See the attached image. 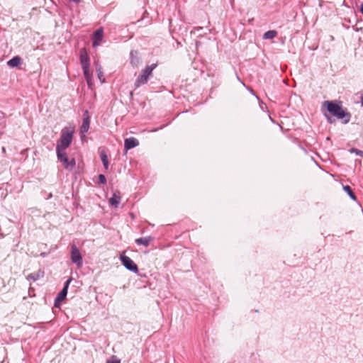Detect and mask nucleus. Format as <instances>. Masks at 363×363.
I'll list each match as a JSON object with an SVG mask.
<instances>
[{"mask_svg":"<svg viewBox=\"0 0 363 363\" xmlns=\"http://www.w3.org/2000/svg\"><path fill=\"white\" fill-rule=\"evenodd\" d=\"M323 106L338 119H344V123H347L350 121L351 114L343 109L341 101L336 100L325 101Z\"/></svg>","mask_w":363,"mask_h":363,"instance_id":"1","label":"nucleus"},{"mask_svg":"<svg viewBox=\"0 0 363 363\" xmlns=\"http://www.w3.org/2000/svg\"><path fill=\"white\" fill-rule=\"evenodd\" d=\"M74 132V129L72 127H65L62 130L60 138L57 143V152L65 151L70 145Z\"/></svg>","mask_w":363,"mask_h":363,"instance_id":"2","label":"nucleus"},{"mask_svg":"<svg viewBox=\"0 0 363 363\" xmlns=\"http://www.w3.org/2000/svg\"><path fill=\"white\" fill-rule=\"evenodd\" d=\"M156 64H152L150 66L146 67V68L142 71L141 74H140L138 79H136V86H139L141 84H144L147 82L149 76L151 75L152 70L156 67Z\"/></svg>","mask_w":363,"mask_h":363,"instance_id":"3","label":"nucleus"},{"mask_svg":"<svg viewBox=\"0 0 363 363\" xmlns=\"http://www.w3.org/2000/svg\"><path fill=\"white\" fill-rule=\"evenodd\" d=\"M57 156L65 169H72L74 167L75 160L74 158L69 159L65 151L57 152Z\"/></svg>","mask_w":363,"mask_h":363,"instance_id":"4","label":"nucleus"},{"mask_svg":"<svg viewBox=\"0 0 363 363\" xmlns=\"http://www.w3.org/2000/svg\"><path fill=\"white\" fill-rule=\"evenodd\" d=\"M71 260L72 262L77 265L78 268L82 267L83 264V259L82 256L80 253L79 250L77 247L75 245H72L71 246Z\"/></svg>","mask_w":363,"mask_h":363,"instance_id":"5","label":"nucleus"},{"mask_svg":"<svg viewBox=\"0 0 363 363\" xmlns=\"http://www.w3.org/2000/svg\"><path fill=\"white\" fill-rule=\"evenodd\" d=\"M120 259L123 265L128 270L131 271L134 273H137L138 272V266L129 257L125 255H121Z\"/></svg>","mask_w":363,"mask_h":363,"instance_id":"6","label":"nucleus"},{"mask_svg":"<svg viewBox=\"0 0 363 363\" xmlns=\"http://www.w3.org/2000/svg\"><path fill=\"white\" fill-rule=\"evenodd\" d=\"M71 281H72V279H69L68 280H67L63 289L58 294L57 296L55 298V306H57V304L58 302H61L62 301H63L65 298V297L67 294L68 286H69V284L71 282Z\"/></svg>","mask_w":363,"mask_h":363,"instance_id":"7","label":"nucleus"},{"mask_svg":"<svg viewBox=\"0 0 363 363\" xmlns=\"http://www.w3.org/2000/svg\"><path fill=\"white\" fill-rule=\"evenodd\" d=\"M104 38V30L102 28L97 29L93 35V46L96 47L100 45Z\"/></svg>","mask_w":363,"mask_h":363,"instance_id":"8","label":"nucleus"},{"mask_svg":"<svg viewBox=\"0 0 363 363\" xmlns=\"http://www.w3.org/2000/svg\"><path fill=\"white\" fill-rule=\"evenodd\" d=\"M80 62L83 69L89 67V57L85 49L80 50Z\"/></svg>","mask_w":363,"mask_h":363,"instance_id":"9","label":"nucleus"},{"mask_svg":"<svg viewBox=\"0 0 363 363\" xmlns=\"http://www.w3.org/2000/svg\"><path fill=\"white\" fill-rule=\"evenodd\" d=\"M139 145V141L135 138H126L124 141V148L128 151Z\"/></svg>","mask_w":363,"mask_h":363,"instance_id":"10","label":"nucleus"},{"mask_svg":"<svg viewBox=\"0 0 363 363\" xmlns=\"http://www.w3.org/2000/svg\"><path fill=\"white\" fill-rule=\"evenodd\" d=\"M89 125H90V118L88 115V111H85L84 114L82 124L80 128L81 133L83 134L86 133L89 130Z\"/></svg>","mask_w":363,"mask_h":363,"instance_id":"11","label":"nucleus"},{"mask_svg":"<svg viewBox=\"0 0 363 363\" xmlns=\"http://www.w3.org/2000/svg\"><path fill=\"white\" fill-rule=\"evenodd\" d=\"M153 238L150 236L140 238L135 240V243L138 245L149 246Z\"/></svg>","mask_w":363,"mask_h":363,"instance_id":"12","label":"nucleus"},{"mask_svg":"<svg viewBox=\"0 0 363 363\" xmlns=\"http://www.w3.org/2000/svg\"><path fill=\"white\" fill-rule=\"evenodd\" d=\"M22 60L20 57L16 56L9 60L7 65L11 67H18L21 64Z\"/></svg>","mask_w":363,"mask_h":363,"instance_id":"13","label":"nucleus"},{"mask_svg":"<svg viewBox=\"0 0 363 363\" xmlns=\"http://www.w3.org/2000/svg\"><path fill=\"white\" fill-rule=\"evenodd\" d=\"M120 201H121V196H120L119 192L114 193L113 196L109 199L110 203L115 207L118 206Z\"/></svg>","mask_w":363,"mask_h":363,"instance_id":"14","label":"nucleus"},{"mask_svg":"<svg viewBox=\"0 0 363 363\" xmlns=\"http://www.w3.org/2000/svg\"><path fill=\"white\" fill-rule=\"evenodd\" d=\"M44 274V272L42 271H38L35 273L30 274L28 277V279H32L33 281H36L39 279L40 278L43 277Z\"/></svg>","mask_w":363,"mask_h":363,"instance_id":"15","label":"nucleus"},{"mask_svg":"<svg viewBox=\"0 0 363 363\" xmlns=\"http://www.w3.org/2000/svg\"><path fill=\"white\" fill-rule=\"evenodd\" d=\"M277 35V32L276 30H269L266 32L264 35V39H273Z\"/></svg>","mask_w":363,"mask_h":363,"instance_id":"16","label":"nucleus"},{"mask_svg":"<svg viewBox=\"0 0 363 363\" xmlns=\"http://www.w3.org/2000/svg\"><path fill=\"white\" fill-rule=\"evenodd\" d=\"M100 157H101V161L103 162V164H104L105 169H107L108 167V157H107L106 152L104 151H102L100 153Z\"/></svg>","mask_w":363,"mask_h":363,"instance_id":"17","label":"nucleus"},{"mask_svg":"<svg viewBox=\"0 0 363 363\" xmlns=\"http://www.w3.org/2000/svg\"><path fill=\"white\" fill-rule=\"evenodd\" d=\"M343 189L345 192L347 193V194L352 200L355 201L357 199L355 194L353 193L350 186H344Z\"/></svg>","mask_w":363,"mask_h":363,"instance_id":"18","label":"nucleus"},{"mask_svg":"<svg viewBox=\"0 0 363 363\" xmlns=\"http://www.w3.org/2000/svg\"><path fill=\"white\" fill-rule=\"evenodd\" d=\"M101 67H96L97 75H98V78L99 79V80L101 82H104L105 81V79L104 77V74L101 72Z\"/></svg>","mask_w":363,"mask_h":363,"instance_id":"19","label":"nucleus"},{"mask_svg":"<svg viewBox=\"0 0 363 363\" xmlns=\"http://www.w3.org/2000/svg\"><path fill=\"white\" fill-rule=\"evenodd\" d=\"M130 55H131V63L134 66H138V65L139 64V62H140V59L138 57H135L133 56V51L130 52Z\"/></svg>","mask_w":363,"mask_h":363,"instance_id":"20","label":"nucleus"},{"mask_svg":"<svg viewBox=\"0 0 363 363\" xmlns=\"http://www.w3.org/2000/svg\"><path fill=\"white\" fill-rule=\"evenodd\" d=\"M99 182L102 184H105L106 182V179L104 174H100L99 176Z\"/></svg>","mask_w":363,"mask_h":363,"instance_id":"21","label":"nucleus"},{"mask_svg":"<svg viewBox=\"0 0 363 363\" xmlns=\"http://www.w3.org/2000/svg\"><path fill=\"white\" fill-rule=\"evenodd\" d=\"M83 72H84L85 77L86 78L87 81L89 82V67H87L86 69H83Z\"/></svg>","mask_w":363,"mask_h":363,"instance_id":"22","label":"nucleus"},{"mask_svg":"<svg viewBox=\"0 0 363 363\" xmlns=\"http://www.w3.org/2000/svg\"><path fill=\"white\" fill-rule=\"evenodd\" d=\"M107 363H121V362L115 356H113L112 357V360L111 361H108Z\"/></svg>","mask_w":363,"mask_h":363,"instance_id":"23","label":"nucleus"},{"mask_svg":"<svg viewBox=\"0 0 363 363\" xmlns=\"http://www.w3.org/2000/svg\"><path fill=\"white\" fill-rule=\"evenodd\" d=\"M352 152H355L357 155L363 156V151L359 150L357 149H352Z\"/></svg>","mask_w":363,"mask_h":363,"instance_id":"24","label":"nucleus"},{"mask_svg":"<svg viewBox=\"0 0 363 363\" xmlns=\"http://www.w3.org/2000/svg\"><path fill=\"white\" fill-rule=\"evenodd\" d=\"M360 11L363 14V2L360 4Z\"/></svg>","mask_w":363,"mask_h":363,"instance_id":"25","label":"nucleus"},{"mask_svg":"<svg viewBox=\"0 0 363 363\" xmlns=\"http://www.w3.org/2000/svg\"><path fill=\"white\" fill-rule=\"evenodd\" d=\"M130 96L132 97L133 96V91H130Z\"/></svg>","mask_w":363,"mask_h":363,"instance_id":"26","label":"nucleus"},{"mask_svg":"<svg viewBox=\"0 0 363 363\" xmlns=\"http://www.w3.org/2000/svg\"><path fill=\"white\" fill-rule=\"evenodd\" d=\"M361 103H362V105L363 106V97H362V99H361Z\"/></svg>","mask_w":363,"mask_h":363,"instance_id":"27","label":"nucleus"}]
</instances>
